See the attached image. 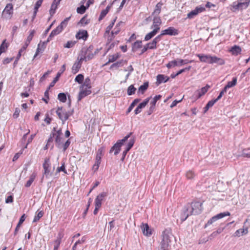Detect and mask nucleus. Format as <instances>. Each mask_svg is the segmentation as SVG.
<instances>
[{
    "mask_svg": "<svg viewBox=\"0 0 250 250\" xmlns=\"http://www.w3.org/2000/svg\"><path fill=\"white\" fill-rule=\"evenodd\" d=\"M197 56L200 59L201 62L210 64L216 63L218 65H223L225 63L224 59L218 58L215 56H211L209 55L197 54Z\"/></svg>",
    "mask_w": 250,
    "mask_h": 250,
    "instance_id": "f257e3e1",
    "label": "nucleus"
},
{
    "mask_svg": "<svg viewBox=\"0 0 250 250\" xmlns=\"http://www.w3.org/2000/svg\"><path fill=\"white\" fill-rule=\"evenodd\" d=\"M172 234L171 233V229H166L162 233V240L160 243V250H169L170 249V243L171 241L172 238Z\"/></svg>",
    "mask_w": 250,
    "mask_h": 250,
    "instance_id": "f03ea898",
    "label": "nucleus"
},
{
    "mask_svg": "<svg viewBox=\"0 0 250 250\" xmlns=\"http://www.w3.org/2000/svg\"><path fill=\"white\" fill-rule=\"evenodd\" d=\"M93 49L94 47L92 45L89 46L88 48H83L79 55L80 60L86 62L92 59L96 54V51L93 52Z\"/></svg>",
    "mask_w": 250,
    "mask_h": 250,
    "instance_id": "7ed1b4c3",
    "label": "nucleus"
},
{
    "mask_svg": "<svg viewBox=\"0 0 250 250\" xmlns=\"http://www.w3.org/2000/svg\"><path fill=\"white\" fill-rule=\"evenodd\" d=\"M70 19V17L66 18L65 19H64L60 25H59L55 29L53 30L51 33L50 34L46 42H44L43 43V44L42 46L43 45V44L45 43H47L49 42L50 40H52V38L54 37L55 36L59 34L60 33H61L64 28H65L67 25L68 21Z\"/></svg>",
    "mask_w": 250,
    "mask_h": 250,
    "instance_id": "20e7f679",
    "label": "nucleus"
},
{
    "mask_svg": "<svg viewBox=\"0 0 250 250\" xmlns=\"http://www.w3.org/2000/svg\"><path fill=\"white\" fill-rule=\"evenodd\" d=\"M59 118L62 121L63 124L68 119L69 117L73 113V110L67 112L62 107H58L56 111Z\"/></svg>",
    "mask_w": 250,
    "mask_h": 250,
    "instance_id": "39448f33",
    "label": "nucleus"
},
{
    "mask_svg": "<svg viewBox=\"0 0 250 250\" xmlns=\"http://www.w3.org/2000/svg\"><path fill=\"white\" fill-rule=\"evenodd\" d=\"M187 207L192 215L198 214L202 210V203L199 202H192L190 205H187Z\"/></svg>",
    "mask_w": 250,
    "mask_h": 250,
    "instance_id": "423d86ee",
    "label": "nucleus"
},
{
    "mask_svg": "<svg viewBox=\"0 0 250 250\" xmlns=\"http://www.w3.org/2000/svg\"><path fill=\"white\" fill-rule=\"evenodd\" d=\"M132 132H130L128 135L125 136L123 139L118 140L116 144L111 147L110 150V153L112 152L113 151H114V154L117 155L120 151L121 147L124 144V143L126 142L127 139L130 137V135L132 134Z\"/></svg>",
    "mask_w": 250,
    "mask_h": 250,
    "instance_id": "0eeeda50",
    "label": "nucleus"
},
{
    "mask_svg": "<svg viewBox=\"0 0 250 250\" xmlns=\"http://www.w3.org/2000/svg\"><path fill=\"white\" fill-rule=\"evenodd\" d=\"M42 167L44 170L43 175H45V177L48 178L52 175V173L51 172V167L49 158H46L45 159ZM43 176H42V179Z\"/></svg>",
    "mask_w": 250,
    "mask_h": 250,
    "instance_id": "6e6552de",
    "label": "nucleus"
},
{
    "mask_svg": "<svg viewBox=\"0 0 250 250\" xmlns=\"http://www.w3.org/2000/svg\"><path fill=\"white\" fill-rule=\"evenodd\" d=\"M205 8L202 6H197L195 9L191 11L188 14V18L192 19L194 16L197 15L199 13L205 11Z\"/></svg>",
    "mask_w": 250,
    "mask_h": 250,
    "instance_id": "1a4fd4ad",
    "label": "nucleus"
},
{
    "mask_svg": "<svg viewBox=\"0 0 250 250\" xmlns=\"http://www.w3.org/2000/svg\"><path fill=\"white\" fill-rule=\"evenodd\" d=\"M230 213L228 211L222 212L217 214L216 215L212 217L208 221L207 225H208L209 224H211L213 222L216 221L217 220L219 219L222 218L227 216H229Z\"/></svg>",
    "mask_w": 250,
    "mask_h": 250,
    "instance_id": "9d476101",
    "label": "nucleus"
},
{
    "mask_svg": "<svg viewBox=\"0 0 250 250\" xmlns=\"http://www.w3.org/2000/svg\"><path fill=\"white\" fill-rule=\"evenodd\" d=\"M250 0H246L244 2H238L237 4H235V2L233 3V8L235 10L243 9L247 8L249 5Z\"/></svg>",
    "mask_w": 250,
    "mask_h": 250,
    "instance_id": "9b49d317",
    "label": "nucleus"
},
{
    "mask_svg": "<svg viewBox=\"0 0 250 250\" xmlns=\"http://www.w3.org/2000/svg\"><path fill=\"white\" fill-rule=\"evenodd\" d=\"M80 89L81 90L80 92H79L78 98V101H80L83 98L89 95L91 93V91L90 90V89L86 87L83 88V87H81Z\"/></svg>",
    "mask_w": 250,
    "mask_h": 250,
    "instance_id": "f8f14e48",
    "label": "nucleus"
},
{
    "mask_svg": "<svg viewBox=\"0 0 250 250\" xmlns=\"http://www.w3.org/2000/svg\"><path fill=\"white\" fill-rule=\"evenodd\" d=\"M107 196V193L105 192H103L99 194L95 199V206L97 207H101L102 205V201L103 199Z\"/></svg>",
    "mask_w": 250,
    "mask_h": 250,
    "instance_id": "ddd939ff",
    "label": "nucleus"
},
{
    "mask_svg": "<svg viewBox=\"0 0 250 250\" xmlns=\"http://www.w3.org/2000/svg\"><path fill=\"white\" fill-rule=\"evenodd\" d=\"M150 99V97L147 98L146 99L144 102L140 103L138 106L136 107L135 110H134V112L135 114H138L141 111V109L145 107L147 104L148 103L149 100Z\"/></svg>",
    "mask_w": 250,
    "mask_h": 250,
    "instance_id": "4468645a",
    "label": "nucleus"
},
{
    "mask_svg": "<svg viewBox=\"0 0 250 250\" xmlns=\"http://www.w3.org/2000/svg\"><path fill=\"white\" fill-rule=\"evenodd\" d=\"M178 32L177 29L173 27H169L167 29L162 31V35H168L170 36L177 35Z\"/></svg>",
    "mask_w": 250,
    "mask_h": 250,
    "instance_id": "2eb2a0df",
    "label": "nucleus"
},
{
    "mask_svg": "<svg viewBox=\"0 0 250 250\" xmlns=\"http://www.w3.org/2000/svg\"><path fill=\"white\" fill-rule=\"evenodd\" d=\"M65 65L63 64L62 66L60 71L57 73L56 77L54 78L53 81L50 84L49 88H50L51 87H53L54 85V84L56 83L58 81L59 77L63 73V72L65 71Z\"/></svg>",
    "mask_w": 250,
    "mask_h": 250,
    "instance_id": "dca6fc26",
    "label": "nucleus"
},
{
    "mask_svg": "<svg viewBox=\"0 0 250 250\" xmlns=\"http://www.w3.org/2000/svg\"><path fill=\"white\" fill-rule=\"evenodd\" d=\"M192 215L191 213H190V212H189V210L187 206H186L183 209V211L181 214V221L183 222L185 221L188 217L189 216Z\"/></svg>",
    "mask_w": 250,
    "mask_h": 250,
    "instance_id": "f3484780",
    "label": "nucleus"
},
{
    "mask_svg": "<svg viewBox=\"0 0 250 250\" xmlns=\"http://www.w3.org/2000/svg\"><path fill=\"white\" fill-rule=\"evenodd\" d=\"M78 62H75L74 64L73 65L72 70L73 72V73L76 74L77 73L80 68L82 66V62L83 61H80V57L79 56L78 58Z\"/></svg>",
    "mask_w": 250,
    "mask_h": 250,
    "instance_id": "a211bd4d",
    "label": "nucleus"
},
{
    "mask_svg": "<svg viewBox=\"0 0 250 250\" xmlns=\"http://www.w3.org/2000/svg\"><path fill=\"white\" fill-rule=\"evenodd\" d=\"M56 135L62 136V129L60 128L58 130H56V128L54 127L52 131H51L50 136L49 138V142H53V137H55V136Z\"/></svg>",
    "mask_w": 250,
    "mask_h": 250,
    "instance_id": "6ab92c4d",
    "label": "nucleus"
},
{
    "mask_svg": "<svg viewBox=\"0 0 250 250\" xmlns=\"http://www.w3.org/2000/svg\"><path fill=\"white\" fill-rule=\"evenodd\" d=\"M76 38L78 39H83L86 40L88 37V33L86 30H80L76 36Z\"/></svg>",
    "mask_w": 250,
    "mask_h": 250,
    "instance_id": "aec40b11",
    "label": "nucleus"
},
{
    "mask_svg": "<svg viewBox=\"0 0 250 250\" xmlns=\"http://www.w3.org/2000/svg\"><path fill=\"white\" fill-rule=\"evenodd\" d=\"M104 148L103 147H100L98 151L97 152L96 156V162L98 163H100L101 161V158L104 155Z\"/></svg>",
    "mask_w": 250,
    "mask_h": 250,
    "instance_id": "412c9836",
    "label": "nucleus"
},
{
    "mask_svg": "<svg viewBox=\"0 0 250 250\" xmlns=\"http://www.w3.org/2000/svg\"><path fill=\"white\" fill-rule=\"evenodd\" d=\"M169 77L164 75L159 74L157 76V83L159 84L162 83H166L169 80Z\"/></svg>",
    "mask_w": 250,
    "mask_h": 250,
    "instance_id": "4be33fe9",
    "label": "nucleus"
},
{
    "mask_svg": "<svg viewBox=\"0 0 250 250\" xmlns=\"http://www.w3.org/2000/svg\"><path fill=\"white\" fill-rule=\"evenodd\" d=\"M209 87L210 86L207 84L206 86L202 87L200 90H197L196 91L197 98H200L201 96L204 95L208 91Z\"/></svg>",
    "mask_w": 250,
    "mask_h": 250,
    "instance_id": "5701e85b",
    "label": "nucleus"
},
{
    "mask_svg": "<svg viewBox=\"0 0 250 250\" xmlns=\"http://www.w3.org/2000/svg\"><path fill=\"white\" fill-rule=\"evenodd\" d=\"M25 214H23L21 217L20 220L18 222V224H17L16 228H15V231L14 232V235H16L17 234L20 227H21V225L23 223V222L25 221Z\"/></svg>",
    "mask_w": 250,
    "mask_h": 250,
    "instance_id": "b1692460",
    "label": "nucleus"
},
{
    "mask_svg": "<svg viewBox=\"0 0 250 250\" xmlns=\"http://www.w3.org/2000/svg\"><path fill=\"white\" fill-rule=\"evenodd\" d=\"M160 30V28H157V29H154V30L148 33L146 35V36L145 37V40L147 41L151 39L153 37H154L157 33L158 32V31Z\"/></svg>",
    "mask_w": 250,
    "mask_h": 250,
    "instance_id": "393cba45",
    "label": "nucleus"
},
{
    "mask_svg": "<svg viewBox=\"0 0 250 250\" xmlns=\"http://www.w3.org/2000/svg\"><path fill=\"white\" fill-rule=\"evenodd\" d=\"M141 228L142 231L145 235L149 236L151 234V231L147 224H143Z\"/></svg>",
    "mask_w": 250,
    "mask_h": 250,
    "instance_id": "a878e982",
    "label": "nucleus"
},
{
    "mask_svg": "<svg viewBox=\"0 0 250 250\" xmlns=\"http://www.w3.org/2000/svg\"><path fill=\"white\" fill-rule=\"evenodd\" d=\"M142 47V42L141 41H137L134 42L132 45V50L133 52H136L138 49Z\"/></svg>",
    "mask_w": 250,
    "mask_h": 250,
    "instance_id": "bb28decb",
    "label": "nucleus"
},
{
    "mask_svg": "<svg viewBox=\"0 0 250 250\" xmlns=\"http://www.w3.org/2000/svg\"><path fill=\"white\" fill-rule=\"evenodd\" d=\"M163 3L161 2H158L156 6L154 12L152 13V15L158 16L161 11V7L163 5Z\"/></svg>",
    "mask_w": 250,
    "mask_h": 250,
    "instance_id": "cd10ccee",
    "label": "nucleus"
},
{
    "mask_svg": "<svg viewBox=\"0 0 250 250\" xmlns=\"http://www.w3.org/2000/svg\"><path fill=\"white\" fill-rule=\"evenodd\" d=\"M176 66H181V64H179V59L171 61L167 64V67L168 68H170Z\"/></svg>",
    "mask_w": 250,
    "mask_h": 250,
    "instance_id": "c85d7f7f",
    "label": "nucleus"
},
{
    "mask_svg": "<svg viewBox=\"0 0 250 250\" xmlns=\"http://www.w3.org/2000/svg\"><path fill=\"white\" fill-rule=\"evenodd\" d=\"M248 233V229H240L237 230L234 233V236L239 237L241 235H243L244 234H246Z\"/></svg>",
    "mask_w": 250,
    "mask_h": 250,
    "instance_id": "c756f323",
    "label": "nucleus"
},
{
    "mask_svg": "<svg viewBox=\"0 0 250 250\" xmlns=\"http://www.w3.org/2000/svg\"><path fill=\"white\" fill-rule=\"evenodd\" d=\"M37 174L35 172H33L30 176L29 179L27 181L25 185V187L28 188L30 187L33 181H34Z\"/></svg>",
    "mask_w": 250,
    "mask_h": 250,
    "instance_id": "7c9ffc66",
    "label": "nucleus"
},
{
    "mask_svg": "<svg viewBox=\"0 0 250 250\" xmlns=\"http://www.w3.org/2000/svg\"><path fill=\"white\" fill-rule=\"evenodd\" d=\"M230 51L233 55H238L239 54L241 53V48L239 46L234 45L231 48Z\"/></svg>",
    "mask_w": 250,
    "mask_h": 250,
    "instance_id": "2f4dec72",
    "label": "nucleus"
},
{
    "mask_svg": "<svg viewBox=\"0 0 250 250\" xmlns=\"http://www.w3.org/2000/svg\"><path fill=\"white\" fill-rule=\"evenodd\" d=\"M135 143V138L133 137L129 139L128 143L126 146L125 149L124 150L126 152H128V151L133 146L134 144Z\"/></svg>",
    "mask_w": 250,
    "mask_h": 250,
    "instance_id": "473e14b6",
    "label": "nucleus"
},
{
    "mask_svg": "<svg viewBox=\"0 0 250 250\" xmlns=\"http://www.w3.org/2000/svg\"><path fill=\"white\" fill-rule=\"evenodd\" d=\"M135 143V138L133 137L129 139L128 143L126 146L125 149L124 150L126 152H128V151L133 146L134 144Z\"/></svg>",
    "mask_w": 250,
    "mask_h": 250,
    "instance_id": "72a5a7b5",
    "label": "nucleus"
},
{
    "mask_svg": "<svg viewBox=\"0 0 250 250\" xmlns=\"http://www.w3.org/2000/svg\"><path fill=\"white\" fill-rule=\"evenodd\" d=\"M55 139V142L56 143V145L58 148H62V137L61 136L56 135L55 137H53Z\"/></svg>",
    "mask_w": 250,
    "mask_h": 250,
    "instance_id": "f704fd0d",
    "label": "nucleus"
},
{
    "mask_svg": "<svg viewBox=\"0 0 250 250\" xmlns=\"http://www.w3.org/2000/svg\"><path fill=\"white\" fill-rule=\"evenodd\" d=\"M148 87V82H145L144 83V84L142 85H141L138 90V93H141L142 94H143L145 91L147 89Z\"/></svg>",
    "mask_w": 250,
    "mask_h": 250,
    "instance_id": "c9c22d12",
    "label": "nucleus"
},
{
    "mask_svg": "<svg viewBox=\"0 0 250 250\" xmlns=\"http://www.w3.org/2000/svg\"><path fill=\"white\" fill-rule=\"evenodd\" d=\"M141 101L140 99H135L129 105L126 111V114H128L133 108L135 105Z\"/></svg>",
    "mask_w": 250,
    "mask_h": 250,
    "instance_id": "e433bc0d",
    "label": "nucleus"
},
{
    "mask_svg": "<svg viewBox=\"0 0 250 250\" xmlns=\"http://www.w3.org/2000/svg\"><path fill=\"white\" fill-rule=\"evenodd\" d=\"M215 103H216V102L215 100L209 101L204 108V112L206 113L209 108L212 107Z\"/></svg>",
    "mask_w": 250,
    "mask_h": 250,
    "instance_id": "4c0bfd02",
    "label": "nucleus"
},
{
    "mask_svg": "<svg viewBox=\"0 0 250 250\" xmlns=\"http://www.w3.org/2000/svg\"><path fill=\"white\" fill-rule=\"evenodd\" d=\"M119 58V55L117 53L113 55L109 56L108 61L106 63L105 65L107 64L110 62H113L116 61Z\"/></svg>",
    "mask_w": 250,
    "mask_h": 250,
    "instance_id": "58836bf2",
    "label": "nucleus"
},
{
    "mask_svg": "<svg viewBox=\"0 0 250 250\" xmlns=\"http://www.w3.org/2000/svg\"><path fill=\"white\" fill-rule=\"evenodd\" d=\"M81 87H83V88L86 87L88 89L91 88V81L89 78L87 77L85 79L84 82Z\"/></svg>",
    "mask_w": 250,
    "mask_h": 250,
    "instance_id": "ea45409f",
    "label": "nucleus"
},
{
    "mask_svg": "<svg viewBox=\"0 0 250 250\" xmlns=\"http://www.w3.org/2000/svg\"><path fill=\"white\" fill-rule=\"evenodd\" d=\"M61 239L62 237L60 235L57 237V239L55 241V245L54 247V250H58L59 249V247H60V245L61 243Z\"/></svg>",
    "mask_w": 250,
    "mask_h": 250,
    "instance_id": "a19ab883",
    "label": "nucleus"
},
{
    "mask_svg": "<svg viewBox=\"0 0 250 250\" xmlns=\"http://www.w3.org/2000/svg\"><path fill=\"white\" fill-rule=\"evenodd\" d=\"M58 5L56 4L55 2H53L51 4L50 9L49 10V13L51 16H52L56 12V10L57 8V6Z\"/></svg>",
    "mask_w": 250,
    "mask_h": 250,
    "instance_id": "79ce46f5",
    "label": "nucleus"
},
{
    "mask_svg": "<svg viewBox=\"0 0 250 250\" xmlns=\"http://www.w3.org/2000/svg\"><path fill=\"white\" fill-rule=\"evenodd\" d=\"M237 83V78L234 77L232 79V81L228 82L226 86L227 87L230 88L235 86Z\"/></svg>",
    "mask_w": 250,
    "mask_h": 250,
    "instance_id": "37998d69",
    "label": "nucleus"
},
{
    "mask_svg": "<svg viewBox=\"0 0 250 250\" xmlns=\"http://www.w3.org/2000/svg\"><path fill=\"white\" fill-rule=\"evenodd\" d=\"M136 89L134 87L133 85H130L127 88V94L128 95H132L135 93Z\"/></svg>",
    "mask_w": 250,
    "mask_h": 250,
    "instance_id": "c03bdc74",
    "label": "nucleus"
},
{
    "mask_svg": "<svg viewBox=\"0 0 250 250\" xmlns=\"http://www.w3.org/2000/svg\"><path fill=\"white\" fill-rule=\"evenodd\" d=\"M58 99L62 102L65 103L66 101V96L64 93H60L58 94Z\"/></svg>",
    "mask_w": 250,
    "mask_h": 250,
    "instance_id": "a18cd8bd",
    "label": "nucleus"
},
{
    "mask_svg": "<svg viewBox=\"0 0 250 250\" xmlns=\"http://www.w3.org/2000/svg\"><path fill=\"white\" fill-rule=\"evenodd\" d=\"M86 9L87 8L85 6L82 5L77 8V12L79 14H83L85 13Z\"/></svg>",
    "mask_w": 250,
    "mask_h": 250,
    "instance_id": "49530a36",
    "label": "nucleus"
},
{
    "mask_svg": "<svg viewBox=\"0 0 250 250\" xmlns=\"http://www.w3.org/2000/svg\"><path fill=\"white\" fill-rule=\"evenodd\" d=\"M120 31V28L118 25H116L114 30L111 32L112 37L110 38V40H112L114 38V36L117 35Z\"/></svg>",
    "mask_w": 250,
    "mask_h": 250,
    "instance_id": "de8ad7c7",
    "label": "nucleus"
},
{
    "mask_svg": "<svg viewBox=\"0 0 250 250\" xmlns=\"http://www.w3.org/2000/svg\"><path fill=\"white\" fill-rule=\"evenodd\" d=\"M35 33V30H30V34L27 37L26 42H27L28 43H30V42L32 41V40L34 37Z\"/></svg>",
    "mask_w": 250,
    "mask_h": 250,
    "instance_id": "09e8293b",
    "label": "nucleus"
},
{
    "mask_svg": "<svg viewBox=\"0 0 250 250\" xmlns=\"http://www.w3.org/2000/svg\"><path fill=\"white\" fill-rule=\"evenodd\" d=\"M43 215L42 211H39L36 215L35 216L33 222H36L40 220Z\"/></svg>",
    "mask_w": 250,
    "mask_h": 250,
    "instance_id": "8fccbe9b",
    "label": "nucleus"
},
{
    "mask_svg": "<svg viewBox=\"0 0 250 250\" xmlns=\"http://www.w3.org/2000/svg\"><path fill=\"white\" fill-rule=\"evenodd\" d=\"M61 171H63L65 174L67 173V171L65 168L64 163L62 164L61 167H58L57 168L56 174H57V173H59Z\"/></svg>",
    "mask_w": 250,
    "mask_h": 250,
    "instance_id": "3c124183",
    "label": "nucleus"
},
{
    "mask_svg": "<svg viewBox=\"0 0 250 250\" xmlns=\"http://www.w3.org/2000/svg\"><path fill=\"white\" fill-rule=\"evenodd\" d=\"M242 155L245 157L250 158V148L243 149Z\"/></svg>",
    "mask_w": 250,
    "mask_h": 250,
    "instance_id": "603ef678",
    "label": "nucleus"
},
{
    "mask_svg": "<svg viewBox=\"0 0 250 250\" xmlns=\"http://www.w3.org/2000/svg\"><path fill=\"white\" fill-rule=\"evenodd\" d=\"M83 79H84V77H83V76L82 75V74H79L78 75L75 79V81L78 83H82L83 81Z\"/></svg>",
    "mask_w": 250,
    "mask_h": 250,
    "instance_id": "864d4df0",
    "label": "nucleus"
},
{
    "mask_svg": "<svg viewBox=\"0 0 250 250\" xmlns=\"http://www.w3.org/2000/svg\"><path fill=\"white\" fill-rule=\"evenodd\" d=\"M13 10V5L12 4H7L6 7L4 9V11L6 12L7 14H10L11 12Z\"/></svg>",
    "mask_w": 250,
    "mask_h": 250,
    "instance_id": "5fc2aeb1",
    "label": "nucleus"
},
{
    "mask_svg": "<svg viewBox=\"0 0 250 250\" xmlns=\"http://www.w3.org/2000/svg\"><path fill=\"white\" fill-rule=\"evenodd\" d=\"M195 174L192 170H188L186 173V177L188 179H191L194 178Z\"/></svg>",
    "mask_w": 250,
    "mask_h": 250,
    "instance_id": "6e6d98bb",
    "label": "nucleus"
},
{
    "mask_svg": "<svg viewBox=\"0 0 250 250\" xmlns=\"http://www.w3.org/2000/svg\"><path fill=\"white\" fill-rule=\"evenodd\" d=\"M115 21H116V20H113L110 23V24L106 27V30H105V33H107V34H109V33L110 31L111 30V29H112V28L113 27V26L114 25V23H115Z\"/></svg>",
    "mask_w": 250,
    "mask_h": 250,
    "instance_id": "4d7b16f0",
    "label": "nucleus"
},
{
    "mask_svg": "<svg viewBox=\"0 0 250 250\" xmlns=\"http://www.w3.org/2000/svg\"><path fill=\"white\" fill-rule=\"evenodd\" d=\"M42 1H43V0H38L36 2L35 7H34V11L38 12V9L42 4Z\"/></svg>",
    "mask_w": 250,
    "mask_h": 250,
    "instance_id": "13d9d810",
    "label": "nucleus"
},
{
    "mask_svg": "<svg viewBox=\"0 0 250 250\" xmlns=\"http://www.w3.org/2000/svg\"><path fill=\"white\" fill-rule=\"evenodd\" d=\"M153 23H156L158 24H161V20L160 17L157 16H154V18L153 19Z\"/></svg>",
    "mask_w": 250,
    "mask_h": 250,
    "instance_id": "bf43d9fd",
    "label": "nucleus"
},
{
    "mask_svg": "<svg viewBox=\"0 0 250 250\" xmlns=\"http://www.w3.org/2000/svg\"><path fill=\"white\" fill-rule=\"evenodd\" d=\"M5 42L6 40H4L0 46V50L3 51L4 52H5L6 49L8 47L7 43H5Z\"/></svg>",
    "mask_w": 250,
    "mask_h": 250,
    "instance_id": "052dcab7",
    "label": "nucleus"
},
{
    "mask_svg": "<svg viewBox=\"0 0 250 250\" xmlns=\"http://www.w3.org/2000/svg\"><path fill=\"white\" fill-rule=\"evenodd\" d=\"M75 43V42H73V41H68L67 42V43L64 45V47L65 48H71L72 47H73L74 44Z\"/></svg>",
    "mask_w": 250,
    "mask_h": 250,
    "instance_id": "680f3d73",
    "label": "nucleus"
},
{
    "mask_svg": "<svg viewBox=\"0 0 250 250\" xmlns=\"http://www.w3.org/2000/svg\"><path fill=\"white\" fill-rule=\"evenodd\" d=\"M161 97H162V96L161 95H158L155 96L153 98V100L151 101L150 104L156 105L157 101H158L159 100H160Z\"/></svg>",
    "mask_w": 250,
    "mask_h": 250,
    "instance_id": "e2e57ef3",
    "label": "nucleus"
},
{
    "mask_svg": "<svg viewBox=\"0 0 250 250\" xmlns=\"http://www.w3.org/2000/svg\"><path fill=\"white\" fill-rule=\"evenodd\" d=\"M70 144V141L69 139L67 140L63 145L62 144V147H63V151H65L68 147Z\"/></svg>",
    "mask_w": 250,
    "mask_h": 250,
    "instance_id": "0e129e2a",
    "label": "nucleus"
},
{
    "mask_svg": "<svg viewBox=\"0 0 250 250\" xmlns=\"http://www.w3.org/2000/svg\"><path fill=\"white\" fill-rule=\"evenodd\" d=\"M122 66V61H119V62H117L115 63H113L111 65L110 68L111 69V68H113L114 67L118 68V67H119Z\"/></svg>",
    "mask_w": 250,
    "mask_h": 250,
    "instance_id": "69168bd1",
    "label": "nucleus"
},
{
    "mask_svg": "<svg viewBox=\"0 0 250 250\" xmlns=\"http://www.w3.org/2000/svg\"><path fill=\"white\" fill-rule=\"evenodd\" d=\"M108 13L106 10H103L100 14V17L99 18V21H101Z\"/></svg>",
    "mask_w": 250,
    "mask_h": 250,
    "instance_id": "338daca9",
    "label": "nucleus"
},
{
    "mask_svg": "<svg viewBox=\"0 0 250 250\" xmlns=\"http://www.w3.org/2000/svg\"><path fill=\"white\" fill-rule=\"evenodd\" d=\"M100 164V163H98L95 161V163L92 167V170H93L94 172H96L98 170Z\"/></svg>",
    "mask_w": 250,
    "mask_h": 250,
    "instance_id": "774afa93",
    "label": "nucleus"
}]
</instances>
